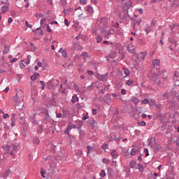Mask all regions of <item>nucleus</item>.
<instances>
[{"instance_id":"1","label":"nucleus","mask_w":179,"mask_h":179,"mask_svg":"<svg viewBox=\"0 0 179 179\" xmlns=\"http://www.w3.org/2000/svg\"><path fill=\"white\" fill-rule=\"evenodd\" d=\"M99 29H101V33L104 35L105 38L110 39L111 38V36L113 35L112 31H113V30L108 25V20L106 17L101 19Z\"/></svg>"},{"instance_id":"2","label":"nucleus","mask_w":179,"mask_h":179,"mask_svg":"<svg viewBox=\"0 0 179 179\" xmlns=\"http://www.w3.org/2000/svg\"><path fill=\"white\" fill-rule=\"evenodd\" d=\"M15 107H18L20 110H22L24 106L23 96H20L18 94H16L15 97Z\"/></svg>"},{"instance_id":"3","label":"nucleus","mask_w":179,"mask_h":179,"mask_svg":"<svg viewBox=\"0 0 179 179\" xmlns=\"http://www.w3.org/2000/svg\"><path fill=\"white\" fill-rule=\"evenodd\" d=\"M17 151H18V146L14 143L11 144L10 150V155L14 157L17 154Z\"/></svg>"},{"instance_id":"4","label":"nucleus","mask_w":179,"mask_h":179,"mask_svg":"<svg viewBox=\"0 0 179 179\" xmlns=\"http://www.w3.org/2000/svg\"><path fill=\"white\" fill-rule=\"evenodd\" d=\"M96 78H98L99 80L102 81H107L108 77V73L103 74V75H99L96 76Z\"/></svg>"},{"instance_id":"5","label":"nucleus","mask_w":179,"mask_h":179,"mask_svg":"<svg viewBox=\"0 0 179 179\" xmlns=\"http://www.w3.org/2000/svg\"><path fill=\"white\" fill-rule=\"evenodd\" d=\"M128 50L129 52H130L131 54H135V48H134V43L133 42H131V43L129 44V46H128Z\"/></svg>"},{"instance_id":"6","label":"nucleus","mask_w":179,"mask_h":179,"mask_svg":"<svg viewBox=\"0 0 179 179\" xmlns=\"http://www.w3.org/2000/svg\"><path fill=\"white\" fill-rule=\"evenodd\" d=\"M85 10L90 15H92L94 13L93 7L91 5H88L87 6V8L85 9Z\"/></svg>"},{"instance_id":"7","label":"nucleus","mask_w":179,"mask_h":179,"mask_svg":"<svg viewBox=\"0 0 179 179\" xmlns=\"http://www.w3.org/2000/svg\"><path fill=\"white\" fill-rule=\"evenodd\" d=\"M10 173V169H8V171H6L5 172H3L1 176L2 178L6 179L8 177Z\"/></svg>"},{"instance_id":"8","label":"nucleus","mask_w":179,"mask_h":179,"mask_svg":"<svg viewBox=\"0 0 179 179\" xmlns=\"http://www.w3.org/2000/svg\"><path fill=\"white\" fill-rule=\"evenodd\" d=\"M2 148L6 153H8L11 151V148L9 145H4L2 146Z\"/></svg>"},{"instance_id":"9","label":"nucleus","mask_w":179,"mask_h":179,"mask_svg":"<svg viewBox=\"0 0 179 179\" xmlns=\"http://www.w3.org/2000/svg\"><path fill=\"white\" fill-rule=\"evenodd\" d=\"M81 57H83V59L87 62L91 58V56H90L87 53H83L81 55Z\"/></svg>"},{"instance_id":"10","label":"nucleus","mask_w":179,"mask_h":179,"mask_svg":"<svg viewBox=\"0 0 179 179\" xmlns=\"http://www.w3.org/2000/svg\"><path fill=\"white\" fill-rule=\"evenodd\" d=\"M46 19L45 17H42L41 20V26L42 28H45L47 24L45 23Z\"/></svg>"},{"instance_id":"11","label":"nucleus","mask_w":179,"mask_h":179,"mask_svg":"<svg viewBox=\"0 0 179 179\" xmlns=\"http://www.w3.org/2000/svg\"><path fill=\"white\" fill-rule=\"evenodd\" d=\"M110 155L113 157V159H117V153L116 152L115 150H113L111 152H110Z\"/></svg>"},{"instance_id":"12","label":"nucleus","mask_w":179,"mask_h":179,"mask_svg":"<svg viewBox=\"0 0 179 179\" xmlns=\"http://www.w3.org/2000/svg\"><path fill=\"white\" fill-rule=\"evenodd\" d=\"M2 13H6L9 10V6H3L1 7Z\"/></svg>"},{"instance_id":"13","label":"nucleus","mask_w":179,"mask_h":179,"mask_svg":"<svg viewBox=\"0 0 179 179\" xmlns=\"http://www.w3.org/2000/svg\"><path fill=\"white\" fill-rule=\"evenodd\" d=\"M59 53H62V57H64V58H66L67 57V53H66V51L63 50L62 48H61L59 51Z\"/></svg>"},{"instance_id":"14","label":"nucleus","mask_w":179,"mask_h":179,"mask_svg":"<svg viewBox=\"0 0 179 179\" xmlns=\"http://www.w3.org/2000/svg\"><path fill=\"white\" fill-rule=\"evenodd\" d=\"M76 101H79V99L77 96V94H75L72 97V103L75 104V103H76Z\"/></svg>"},{"instance_id":"15","label":"nucleus","mask_w":179,"mask_h":179,"mask_svg":"<svg viewBox=\"0 0 179 179\" xmlns=\"http://www.w3.org/2000/svg\"><path fill=\"white\" fill-rule=\"evenodd\" d=\"M160 64V60L159 59H155L152 62V65L154 67L159 66Z\"/></svg>"},{"instance_id":"16","label":"nucleus","mask_w":179,"mask_h":179,"mask_svg":"<svg viewBox=\"0 0 179 179\" xmlns=\"http://www.w3.org/2000/svg\"><path fill=\"white\" fill-rule=\"evenodd\" d=\"M138 152V149L133 148L131 150L130 155L131 156H135Z\"/></svg>"},{"instance_id":"17","label":"nucleus","mask_w":179,"mask_h":179,"mask_svg":"<svg viewBox=\"0 0 179 179\" xmlns=\"http://www.w3.org/2000/svg\"><path fill=\"white\" fill-rule=\"evenodd\" d=\"M137 123L141 127H145L146 126V122L145 121L138 120Z\"/></svg>"},{"instance_id":"18","label":"nucleus","mask_w":179,"mask_h":179,"mask_svg":"<svg viewBox=\"0 0 179 179\" xmlns=\"http://www.w3.org/2000/svg\"><path fill=\"white\" fill-rule=\"evenodd\" d=\"M136 165V162L134 160L130 162V168L131 169H134L135 166Z\"/></svg>"},{"instance_id":"19","label":"nucleus","mask_w":179,"mask_h":179,"mask_svg":"<svg viewBox=\"0 0 179 179\" xmlns=\"http://www.w3.org/2000/svg\"><path fill=\"white\" fill-rule=\"evenodd\" d=\"M106 99H107V101H105L106 103H110L111 101V96L110 94H107L106 96Z\"/></svg>"},{"instance_id":"20","label":"nucleus","mask_w":179,"mask_h":179,"mask_svg":"<svg viewBox=\"0 0 179 179\" xmlns=\"http://www.w3.org/2000/svg\"><path fill=\"white\" fill-rule=\"evenodd\" d=\"M10 51V47L4 46L3 54H8Z\"/></svg>"},{"instance_id":"21","label":"nucleus","mask_w":179,"mask_h":179,"mask_svg":"<svg viewBox=\"0 0 179 179\" xmlns=\"http://www.w3.org/2000/svg\"><path fill=\"white\" fill-rule=\"evenodd\" d=\"M158 75L157 74H152L151 79L152 80L157 81V80L158 79Z\"/></svg>"},{"instance_id":"22","label":"nucleus","mask_w":179,"mask_h":179,"mask_svg":"<svg viewBox=\"0 0 179 179\" xmlns=\"http://www.w3.org/2000/svg\"><path fill=\"white\" fill-rule=\"evenodd\" d=\"M31 59V56L28 55L27 56V61L24 62L27 65L30 64V60Z\"/></svg>"},{"instance_id":"23","label":"nucleus","mask_w":179,"mask_h":179,"mask_svg":"<svg viewBox=\"0 0 179 179\" xmlns=\"http://www.w3.org/2000/svg\"><path fill=\"white\" fill-rule=\"evenodd\" d=\"M163 99H169V97L170 96V93L169 92H166V93H164L163 95Z\"/></svg>"},{"instance_id":"24","label":"nucleus","mask_w":179,"mask_h":179,"mask_svg":"<svg viewBox=\"0 0 179 179\" xmlns=\"http://www.w3.org/2000/svg\"><path fill=\"white\" fill-rule=\"evenodd\" d=\"M123 70H124V73L126 76L130 75V71L128 69H123Z\"/></svg>"},{"instance_id":"25","label":"nucleus","mask_w":179,"mask_h":179,"mask_svg":"<svg viewBox=\"0 0 179 179\" xmlns=\"http://www.w3.org/2000/svg\"><path fill=\"white\" fill-rule=\"evenodd\" d=\"M33 142L34 144H38L40 143V141H39L38 138L35 137L33 139Z\"/></svg>"},{"instance_id":"26","label":"nucleus","mask_w":179,"mask_h":179,"mask_svg":"<svg viewBox=\"0 0 179 179\" xmlns=\"http://www.w3.org/2000/svg\"><path fill=\"white\" fill-rule=\"evenodd\" d=\"M17 121V119H11V127H14L15 126V122Z\"/></svg>"},{"instance_id":"27","label":"nucleus","mask_w":179,"mask_h":179,"mask_svg":"<svg viewBox=\"0 0 179 179\" xmlns=\"http://www.w3.org/2000/svg\"><path fill=\"white\" fill-rule=\"evenodd\" d=\"M102 40L103 39H102V38H101L100 35H98L96 36V43H101L102 41Z\"/></svg>"},{"instance_id":"28","label":"nucleus","mask_w":179,"mask_h":179,"mask_svg":"<svg viewBox=\"0 0 179 179\" xmlns=\"http://www.w3.org/2000/svg\"><path fill=\"white\" fill-rule=\"evenodd\" d=\"M143 152L145 154V157H148L150 155L149 150L148 148H145Z\"/></svg>"},{"instance_id":"29","label":"nucleus","mask_w":179,"mask_h":179,"mask_svg":"<svg viewBox=\"0 0 179 179\" xmlns=\"http://www.w3.org/2000/svg\"><path fill=\"white\" fill-rule=\"evenodd\" d=\"M112 96L113 97V99H115V100H117V99H119V95L116 93H113L112 94Z\"/></svg>"},{"instance_id":"30","label":"nucleus","mask_w":179,"mask_h":179,"mask_svg":"<svg viewBox=\"0 0 179 179\" xmlns=\"http://www.w3.org/2000/svg\"><path fill=\"white\" fill-rule=\"evenodd\" d=\"M134 83V80H127L126 81V85L130 86V85H132Z\"/></svg>"},{"instance_id":"31","label":"nucleus","mask_w":179,"mask_h":179,"mask_svg":"<svg viewBox=\"0 0 179 179\" xmlns=\"http://www.w3.org/2000/svg\"><path fill=\"white\" fill-rule=\"evenodd\" d=\"M100 175H101V176L102 178H103V177H105V176H106V173L104 169H102V171H101Z\"/></svg>"},{"instance_id":"32","label":"nucleus","mask_w":179,"mask_h":179,"mask_svg":"<svg viewBox=\"0 0 179 179\" xmlns=\"http://www.w3.org/2000/svg\"><path fill=\"white\" fill-rule=\"evenodd\" d=\"M102 162L105 164H109L110 161L106 158H103V159H102Z\"/></svg>"},{"instance_id":"33","label":"nucleus","mask_w":179,"mask_h":179,"mask_svg":"<svg viewBox=\"0 0 179 179\" xmlns=\"http://www.w3.org/2000/svg\"><path fill=\"white\" fill-rule=\"evenodd\" d=\"M138 170H139L141 173H143V172L144 171V168H143V165L138 164Z\"/></svg>"},{"instance_id":"34","label":"nucleus","mask_w":179,"mask_h":179,"mask_svg":"<svg viewBox=\"0 0 179 179\" xmlns=\"http://www.w3.org/2000/svg\"><path fill=\"white\" fill-rule=\"evenodd\" d=\"M25 25L31 29L33 27V25L29 24V22H27V20L25 21Z\"/></svg>"},{"instance_id":"35","label":"nucleus","mask_w":179,"mask_h":179,"mask_svg":"<svg viewBox=\"0 0 179 179\" xmlns=\"http://www.w3.org/2000/svg\"><path fill=\"white\" fill-rule=\"evenodd\" d=\"M140 99H134L133 100V103H134V104H138V103H140Z\"/></svg>"},{"instance_id":"36","label":"nucleus","mask_w":179,"mask_h":179,"mask_svg":"<svg viewBox=\"0 0 179 179\" xmlns=\"http://www.w3.org/2000/svg\"><path fill=\"white\" fill-rule=\"evenodd\" d=\"M162 75H163V76H164L163 78L164 79L167 78V71H162Z\"/></svg>"},{"instance_id":"37","label":"nucleus","mask_w":179,"mask_h":179,"mask_svg":"<svg viewBox=\"0 0 179 179\" xmlns=\"http://www.w3.org/2000/svg\"><path fill=\"white\" fill-rule=\"evenodd\" d=\"M87 1L88 0H80V2L83 5H87Z\"/></svg>"},{"instance_id":"38","label":"nucleus","mask_w":179,"mask_h":179,"mask_svg":"<svg viewBox=\"0 0 179 179\" xmlns=\"http://www.w3.org/2000/svg\"><path fill=\"white\" fill-rule=\"evenodd\" d=\"M71 126H68L67 129L65 131V134H69V130H71Z\"/></svg>"},{"instance_id":"39","label":"nucleus","mask_w":179,"mask_h":179,"mask_svg":"<svg viewBox=\"0 0 179 179\" xmlns=\"http://www.w3.org/2000/svg\"><path fill=\"white\" fill-rule=\"evenodd\" d=\"M142 104H148L149 103V101L148 99H143L142 101H141Z\"/></svg>"},{"instance_id":"40","label":"nucleus","mask_w":179,"mask_h":179,"mask_svg":"<svg viewBox=\"0 0 179 179\" xmlns=\"http://www.w3.org/2000/svg\"><path fill=\"white\" fill-rule=\"evenodd\" d=\"M102 149L106 150L108 148V144L107 143H103L101 146Z\"/></svg>"},{"instance_id":"41","label":"nucleus","mask_w":179,"mask_h":179,"mask_svg":"<svg viewBox=\"0 0 179 179\" xmlns=\"http://www.w3.org/2000/svg\"><path fill=\"white\" fill-rule=\"evenodd\" d=\"M13 22V18H12L11 17H8V23L9 24H11Z\"/></svg>"},{"instance_id":"42","label":"nucleus","mask_w":179,"mask_h":179,"mask_svg":"<svg viewBox=\"0 0 179 179\" xmlns=\"http://www.w3.org/2000/svg\"><path fill=\"white\" fill-rule=\"evenodd\" d=\"M87 155H89L90 151L92 150V147L90 145H87Z\"/></svg>"},{"instance_id":"43","label":"nucleus","mask_w":179,"mask_h":179,"mask_svg":"<svg viewBox=\"0 0 179 179\" xmlns=\"http://www.w3.org/2000/svg\"><path fill=\"white\" fill-rule=\"evenodd\" d=\"M40 83H41V84L42 85L41 89H42V90H44V88H45V83L43 82V81H41Z\"/></svg>"},{"instance_id":"44","label":"nucleus","mask_w":179,"mask_h":179,"mask_svg":"<svg viewBox=\"0 0 179 179\" xmlns=\"http://www.w3.org/2000/svg\"><path fill=\"white\" fill-rule=\"evenodd\" d=\"M64 23L66 24V27L69 26L70 22H69V20L67 19L64 20Z\"/></svg>"},{"instance_id":"45","label":"nucleus","mask_w":179,"mask_h":179,"mask_svg":"<svg viewBox=\"0 0 179 179\" xmlns=\"http://www.w3.org/2000/svg\"><path fill=\"white\" fill-rule=\"evenodd\" d=\"M46 29L48 32L51 33L52 29L49 27L48 24L46 25Z\"/></svg>"},{"instance_id":"46","label":"nucleus","mask_w":179,"mask_h":179,"mask_svg":"<svg viewBox=\"0 0 179 179\" xmlns=\"http://www.w3.org/2000/svg\"><path fill=\"white\" fill-rule=\"evenodd\" d=\"M121 94L123 95H126L127 94V90L124 89L121 90Z\"/></svg>"},{"instance_id":"47","label":"nucleus","mask_w":179,"mask_h":179,"mask_svg":"<svg viewBox=\"0 0 179 179\" xmlns=\"http://www.w3.org/2000/svg\"><path fill=\"white\" fill-rule=\"evenodd\" d=\"M76 154L78 155H81L83 154V151L81 150H77Z\"/></svg>"},{"instance_id":"48","label":"nucleus","mask_w":179,"mask_h":179,"mask_svg":"<svg viewBox=\"0 0 179 179\" xmlns=\"http://www.w3.org/2000/svg\"><path fill=\"white\" fill-rule=\"evenodd\" d=\"M36 79H37V76L36 75L34 74L31 76V80H36Z\"/></svg>"},{"instance_id":"49","label":"nucleus","mask_w":179,"mask_h":179,"mask_svg":"<svg viewBox=\"0 0 179 179\" xmlns=\"http://www.w3.org/2000/svg\"><path fill=\"white\" fill-rule=\"evenodd\" d=\"M97 114V110L92 108V115H96Z\"/></svg>"},{"instance_id":"50","label":"nucleus","mask_w":179,"mask_h":179,"mask_svg":"<svg viewBox=\"0 0 179 179\" xmlns=\"http://www.w3.org/2000/svg\"><path fill=\"white\" fill-rule=\"evenodd\" d=\"M113 45V42H110L108 41H103V44L108 45V44Z\"/></svg>"},{"instance_id":"51","label":"nucleus","mask_w":179,"mask_h":179,"mask_svg":"<svg viewBox=\"0 0 179 179\" xmlns=\"http://www.w3.org/2000/svg\"><path fill=\"white\" fill-rule=\"evenodd\" d=\"M17 61H18V59L14 58L13 59L10 60V63H14V62H17Z\"/></svg>"},{"instance_id":"52","label":"nucleus","mask_w":179,"mask_h":179,"mask_svg":"<svg viewBox=\"0 0 179 179\" xmlns=\"http://www.w3.org/2000/svg\"><path fill=\"white\" fill-rule=\"evenodd\" d=\"M88 119H89L88 115H85V116H83V121H86V120H88Z\"/></svg>"},{"instance_id":"53","label":"nucleus","mask_w":179,"mask_h":179,"mask_svg":"<svg viewBox=\"0 0 179 179\" xmlns=\"http://www.w3.org/2000/svg\"><path fill=\"white\" fill-rule=\"evenodd\" d=\"M9 117V115L8 114H3V119H7V118H8Z\"/></svg>"},{"instance_id":"54","label":"nucleus","mask_w":179,"mask_h":179,"mask_svg":"<svg viewBox=\"0 0 179 179\" xmlns=\"http://www.w3.org/2000/svg\"><path fill=\"white\" fill-rule=\"evenodd\" d=\"M65 15L71 13V9H67L66 10H64Z\"/></svg>"},{"instance_id":"55","label":"nucleus","mask_w":179,"mask_h":179,"mask_svg":"<svg viewBox=\"0 0 179 179\" xmlns=\"http://www.w3.org/2000/svg\"><path fill=\"white\" fill-rule=\"evenodd\" d=\"M155 141V138H150V144H152Z\"/></svg>"},{"instance_id":"56","label":"nucleus","mask_w":179,"mask_h":179,"mask_svg":"<svg viewBox=\"0 0 179 179\" xmlns=\"http://www.w3.org/2000/svg\"><path fill=\"white\" fill-rule=\"evenodd\" d=\"M87 73L90 75V76H93L94 73L93 71H87Z\"/></svg>"},{"instance_id":"57","label":"nucleus","mask_w":179,"mask_h":179,"mask_svg":"<svg viewBox=\"0 0 179 179\" xmlns=\"http://www.w3.org/2000/svg\"><path fill=\"white\" fill-rule=\"evenodd\" d=\"M142 110H143V108H142V107H138V108H136V111H137V112H141Z\"/></svg>"},{"instance_id":"58","label":"nucleus","mask_w":179,"mask_h":179,"mask_svg":"<svg viewBox=\"0 0 179 179\" xmlns=\"http://www.w3.org/2000/svg\"><path fill=\"white\" fill-rule=\"evenodd\" d=\"M25 67V65L23 64V63H20V69H23V68H24Z\"/></svg>"},{"instance_id":"59","label":"nucleus","mask_w":179,"mask_h":179,"mask_svg":"<svg viewBox=\"0 0 179 179\" xmlns=\"http://www.w3.org/2000/svg\"><path fill=\"white\" fill-rule=\"evenodd\" d=\"M41 176H42L43 178H45V176H44V174H45L44 171H41Z\"/></svg>"},{"instance_id":"60","label":"nucleus","mask_w":179,"mask_h":179,"mask_svg":"<svg viewBox=\"0 0 179 179\" xmlns=\"http://www.w3.org/2000/svg\"><path fill=\"white\" fill-rule=\"evenodd\" d=\"M138 13L142 15L143 13V8H140L138 9Z\"/></svg>"},{"instance_id":"61","label":"nucleus","mask_w":179,"mask_h":179,"mask_svg":"<svg viewBox=\"0 0 179 179\" xmlns=\"http://www.w3.org/2000/svg\"><path fill=\"white\" fill-rule=\"evenodd\" d=\"M57 118H61L62 117V113H58V114H57Z\"/></svg>"},{"instance_id":"62","label":"nucleus","mask_w":179,"mask_h":179,"mask_svg":"<svg viewBox=\"0 0 179 179\" xmlns=\"http://www.w3.org/2000/svg\"><path fill=\"white\" fill-rule=\"evenodd\" d=\"M173 79H174V80H177V79H178V76H177V73H175V74H174Z\"/></svg>"},{"instance_id":"63","label":"nucleus","mask_w":179,"mask_h":179,"mask_svg":"<svg viewBox=\"0 0 179 179\" xmlns=\"http://www.w3.org/2000/svg\"><path fill=\"white\" fill-rule=\"evenodd\" d=\"M74 87H75L76 90L78 92L79 90L78 86L76 84H74Z\"/></svg>"},{"instance_id":"64","label":"nucleus","mask_w":179,"mask_h":179,"mask_svg":"<svg viewBox=\"0 0 179 179\" xmlns=\"http://www.w3.org/2000/svg\"><path fill=\"white\" fill-rule=\"evenodd\" d=\"M38 66L41 67L42 66V63L41 62H38Z\"/></svg>"}]
</instances>
